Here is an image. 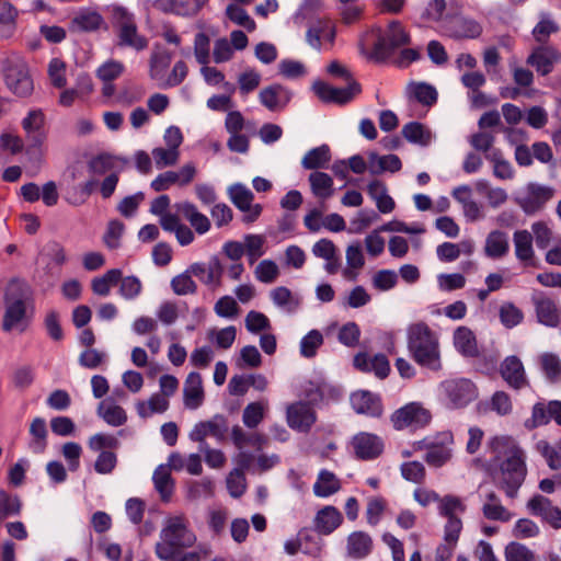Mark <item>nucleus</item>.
Instances as JSON below:
<instances>
[{"mask_svg":"<svg viewBox=\"0 0 561 561\" xmlns=\"http://www.w3.org/2000/svg\"><path fill=\"white\" fill-rule=\"evenodd\" d=\"M154 7L164 13L188 16L195 15L203 4L198 0H157Z\"/></svg>","mask_w":561,"mask_h":561,"instance_id":"f704fd0d","label":"nucleus"},{"mask_svg":"<svg viewBox=\"0 0 561 561\" xmlns=\"http://www.w3.org/2000/svg\"><path fill=\"white\" fill-rule=\"evenodd\" d=\"M226 14L231 22L244 27L248 32H253L256 27L254 20L240 4H229Z\"/></svg>","mask_w":561,"mask_h":561,"instance_id":"bf43d9fd","label":"nucleus"},{"mask_svg":"<svg viewBox=\"0 0 561 561\" xmlns=\"http://www.w3.org/2000/svg\"><path fill=\"white\" fill-rule=\"evenodd\" d=\"M403 137L412 144L426 147L432 140L431 130L419 122L405 124L401 130Z\"/></svg>","mask_w":561,"mask_h":561,"instance_id":"8fccbe9b","label":"nucleus"},{"mask_svg":"<svg viewBox=\"0 0 561 561\" xmlns=\"http://www.w3.org/2000/svg\"><path fill=\"white\" fill-rule=\"evenodd\" d=\"M453 443V434L450 432H444L442 433L440 442H427L426 439H423L415 444V449L425 448V462L430 467L440 468L446 465L453 457V449L450 447Z\"/></svg>","mask_w":561,"mask_h":561,"instance_id":"9b49d317","label":"nucleus"},{"mask_svg":"<svg viewBox=\"0 0 561 561\" xmlns=\"http://www.w3.org/2000/svg\"><path fill=\"white\" fill-rule=\"evenodd\" d=\"M527 507L533 515L540 516L553 528H561V510L553 506L548 497L535 495L528 501Z\"/></svg>","mask_w":561,"mask_h":561,"instance_id":"bb28decb","label":"nucleus"},{"mask_svg":"<svg viewBox=\"0 0 561 561\" xmlns=\"http://www.w3.org/2000/svg\"><path fill=\"white\" fill-rule=\"evenodd\" d=\"M312 90L324 103L346 104L360 93V85L355 80H350L345 88H335L323 81H316Z\"/></svg>","mask_w":561,"mask_h":561,"instance_id":"ddd939ff","label":"nucleus"},{"mask_svg":"<svg viewBox=\"0 0 561 561\" xmlns=\"http://www.w3.org/2000/svg\"><path fill=\"white\" fill-rule=\"evenodd\" d=\"M513 244L515 257L523 267H538L533 233L529 230H515L513 233Z\"/></svg>","mask_w":561,"mask_h":561,"instance_id":"6ab92c4d","label":"nucleus"},{"mask_svg":"<svg viewBox=\"0 0 561 561\" xmlns=\"http://www.w3.org/2000/svg\"><path fill=\"white\" fill-rule=\"evenodd\" d=\"M482 514L489 520L502 523L513 518V514L502 505L500 496L493 490H488L483 494Z\"/></svg>","mask_w":561,"mask_h":561,"instance_id":"c85d7f7f","label":"nucleus"},{"mask_svg":"<svg viewBox=\"0 0 561 561\" xmlns=\"http://www.w3.org/2000/svg\"><path fill=\"white\" fill-rule=\"evenodd\" d=\"M536 317L539 323L557 328L561 323V308L559 304L545 295L533 298Z\"/></svg>","mask_w":561,"mask_h":561,"instance_id":"5701e85b","label":"nucleus"},{"mask_svg":"<svg viewBox=\"0 0 561 561\" xmlns=\"http://www.w3.org/2000/svg\"><path fill=\"white\" fill-rule=\"evenodd\" d=\"M122 277V271L118 268H113L107 271L101 277H95L92 279L91 288L95 295L99 296H107L110 295L111 287L116 285Z\"/></svg>","mask_w":561,"mask_h":561,"instance_id":"864d4df0","label":"nucleus"},{"mask_svg":"<svg viewBox=\"0 0 561 561\" xmlns=\"http://www.w3.org/2000/svg\"><path fill=\"white\" fill-rule=\"evenodd\" d=\"M351 404L357 414H364L370 417H380L383 412L380 398L367 390L352 393Z\"/></svg>","mask_w":561,"mask_h":561,"instance_id":"393cba45","label":"nucleus"},{"mask_svg":"<svg viewBox=\"0 0 561 561\" xmlns=\"http://www.w3.org/2000/svg\"><path fill=\"white\" fill-rule=\"evenodd\" d=\"M409 94L423 105L431 106L437 101L435 88L427 83H414L409 87Z\"/></svg>","mask_w":561,"mask_h":561,"instance_id":"13d9d810","label":"nucleus"},{"mask_svg":"<svg viewBox=\"0 0 561 561\" xmlns=\"http://www.w3.org/2000/svg\"><path fill=\"white\" fill-rule=\"evenodd\" d=\"M445 394L456 408H461L477 398L474 383L467 378L445 380L442 383Z\"/></svg>","mask_w":561,"mask_h":561,"instance_id":"2eb2a0df","label":"nucleus"},{"mask_svg":"<svg viewBox=\"0 0 561 561\" xmlns=\"http://www.w3.org/2000/svg\"><path fill=\"white\" fill-rule=\"evenodd\" d=\"M24 138L30 149H39L47 139L46 116L39 108L31 110L21 122Z\"/></svg>","mask_w":561,"mask_h":561,"instance_id":"9d476101","label":"nucleus"},{"mask_svg":"<svg viewBox=\"0 0 561 561\" xmlns=\"http://www.w3.org/2000/svg\"><path fill=\"white\" fill-rule=\"evenodd\" d=\"M443 32L456 39L477 38L482 33V26L473 19L455 15L444 22Z\"/></svg>","mask_w":561,"mask_h":561,"instance_id":"a211bd4d","label":"nucleus"},{"mask_svg":"<svg viewBox=\"0 0 561 561\" xmlns=\"http://www.w3.org/2000/svg\"><path fill=\"white\" fill-rule=\"evenodd\" d=\"M485 158L493 163V174L497 179L510 180L514 176L512 164L503 158L501 150L494 149Z\"/></svg>","mask_w":561,"mask_h":561,"instance_id":"6e6d98bb","label":"nucleus"},{"mask_svg":"<svg viewBox=\"0 0 561 561\" xmlns=\"http://www.w3.org/2000/svg\"><path fill=\"white\" fill-rule=\"evenodd\" d=\"M197 173L194 163L184 164L179 171H165L152 180L150 186L154 192H163L172 185L186 186L193 182Z\"/></svg>","mask_w":561,"mask_h":561,"instance_id":"4468645a","label":"nucleus"},{"mask_svg":"<svg viewBox=\"0 0 561 561\" xmlns=\"http://www.w3.org/2000/svg\"><path fill=\"white\" fill-rule=\"evenodd\" d=\"M172 55L164 48L156 47L150 57V77L159 80L170 66Z\"/></svg>","mask_w":561,"mask_h":561,"instance_id":"3c124183","label":"nucleus"},{"mask_svg":"<svg viewBox=\"0 0 561 561\" xmlns=\"http://www.w3.org/2000/svg\"><path fill=\"white\" fill-rule=\"evenodd\" d=\"M4 81L10 91L18 96H27L34 90L33 79L30 75L26 61L19 57H10L5 60Z\"/></svg>","mask_w":561,"mask_h":561,"instance_id":"6e6552de","label":"nucleus"},{"mask_svg":"<svg viewBox=\"0 0 561 561\" xmlns=\"http://www.w3.org/2000/svg\"><path fill=\"white\" fill-rule=\"evenodd\" d=\"M314 529L323 536L332 534L343 523L342 513L332 505H327L314 517Z\"/></svg>","mask_w":561,"mask_h":561,"instance_id":"c756f323","label":"nucleus"},{"mask_svg":"<svg viewBox=\"0 0 561 561\" xmlns=\"http://www.w3.org/2000/svg\"><path fill=\"white\" fill-rule=\"evenodd\" d=\"M157 169L175 165L180 158V151L172 148L158 147L151 152Z\"/></svg>","mask_w":561,"mask_h":561,"instance_id":"338daca9","label":"nucleus"},{"mask_svg":"<svg viewBox=\"0 0 561 561\" xmlns=\"http://www.w3.org/2000/svg\"><path fill=\"white\" fill-rule=\"evenodd\" d=\"M539 363L549 382L557 383L561 381V360L558 355L543 353L539 357Z\"/></svg>","mask_w":561,"mask_h":561,"instance_id":"603ef678","label":"nucleus"},{"mask_svg":"<svg viewBox=\"0 0 561 561\" xmlns=\"http://www.w3.org/2000/svg\"><path fill=\"white\" fill-rule=\"evenodd\" d=\"M559 31V26L552 21L547 14L541 15V20L533 30L534 38L540 43V45H547L549 36Z\"/></svg>","mask_w":561,"mask_h":561,"instance_id":"774afa93","label":"nucleus"},{"mask_svg":"<svg viewBox=\"0 0 561 561\" xmlns=\"http://www.w3.org/2000/svg\"><path fill=\"white\" fill-rule=\"evenodd\" d=\"M530 232L533 233V241L539 250H546L553 238L552 229L546 221H535L530 226Z\"/></svg>","mask_w":561,"mask_h":561,"instance_id":"4d7b16f0","label":"nucleus"},{"mask_svg":"<svg viewBox=\"0 0 561 561\" xmlns=\"http://www.w3.org/2000/svg\"><path fill=\"white\" fill-rule=\"evenodd\" d=\"M152 481L161 501L169 502L174 491V480L167 466L160 465L153 472Z\"/></svg>","mask_w":561,"mask_h":561,"instance_id":"37998d69","label":"nucleus"},{"mask_svg":"<svg viewBox=\"0 0 561 561\" xmlns=\"http://www.w3.org/2000/svg\"><path fill=\"white\" fill-rule=\"evenodd\" d=\"M32 301V290L26 282L12 278L8 283L3 296L2 330L4 332H11L12 330L25 331L30 322L27 311Z\"/></svg>","mask_w":561,"mask_h":561,"instance_id":"f03ea898","label":"nucleus"},{"mask_svg":"<svg viewBox=\"0 0 561 561\" xmlns=\"http://www.w3.org/2000/svg\"><path fill=\"white\" fill-rule=\"evenodd\" d=\"M170 402L165 396L159 392L150 396L148 400H138L135 404L136 412L141 419H148L153 414L164 413L169 409Z\"/></svg>","mask_w":561,"mask_h":561,"instance_id":"4c0bfd02","label":"nucleus"},{"mask_svg":"<svg viewBox=\"0 0 561 561\" xmlns=\"http://www.w3.org/2000/svg\"><path fill=\"white\" fill-rule=\"evenodd\" d=\"M103 18L94 11H80L71 20V28L80 32H93L101 27Z\"/></svg>","mask_w":561,"mask_h":561,"instance_id":"09e8293b","label":"nucleus"},{"mask_svg":"<svg viewBox=\"0 0 561 561\" xmlns=\"http://www.w3.org/2000/svg\"><path fill=\"white\" fill-rule=\"evenodd\" d=\"M407 345L412 358L420 366L432 370L440 369L438 335L426 322L417 321L408 327Z\"/></svg>","mask_w":561,"mask_h":561,"instance_id":"7ed1b4c3","label":"nucleus"},{"mask_svg":"<svg viewBox=\"0 0 561 561\" xmlns=\"http://www.w3.org/2000/svg\"><path fill=\"white\" fill-rule=\"evenodd\" d=\"M116 165V158L108 153H101L93 157L89 163L88 169L92 174L103 175L113 171Z\"/></svg>","mask_w":561,"mask_h":561,"instance_id":"0e129e2a","label":"nucleus"},{"mask_svg":"<svg viewBox=\"0 0 561 561\" xmlns=\"http://www.w3.org/2000/svg\"><path fill=\"white\" fill-rule=\"evenodd\" d=\"M553 197V190L536 183H529L526 188L515 197V203L526 215H534L541 210L546 203Z\"/></svg>","mask_w":561,"mask_h":561,"instance_id":"f8f14e48","label":"nucleus"},{"mask_svg":"<svg viewBox=\"0 0 561 561\" xmlns=\"http://www.w3.org/2000/svg\"><path fill=\"white\" fill-rule=\"evenodd\" d=\"M368 168L371 174H379L385 171L398 172L402 168L401 160L396 154L378 156L369 153Z\"/></svg>","mask_w":561,"mask_h":561,"instance_id":"de8ad7c7","label":"nucleus"},{"mask_svg":"<svg viewBox=\"0 0 561 561\" xmlns=\"http://www.w3.org/2000/svg\"><path fill=\"white\" fill-rule=\"evenodd\" d=\"M488 446L493 455L492 481L508 499H515L527 476L525 450L507 435L490 438Z\"/></svg>","mask_w":561,"mask_h":561,"instance_id":"f257e3e1","label":"nucleus"},{"mask_svg":"<svg viewBox=\"0 0 561 561\" xmlns=\"http://www.w3.org/2000/svg\"><path fill=\"white\" fill-rule=\"evenodd\" d=\"M28 448L34 454H42L47 446V427L42 417H35L30 425Z\"/></svg>","mask_w":561,"mask_h":561,"instance_id":"c03bdc74","label":"nucleus"},{"mask_svg":"<svg viewBox=\"0 0 561 561\" xmlns=\"http://www.w3.org/2000/svg\"><path fill=\"white\" fill-rule=\"evenodd\" d=\"M354 455L359 460H374L383 451L382 439L373 433L359 432L351 440Z\"/></svg>","mask_w":561,"mask_h":561,"instance_id":"dca6fc26","label":"nucleus"},{"mask_svg":"<svg viewBox=\"0 0 561 561\" xmlns=\"http://www.w3.org/2000/svg\"><path fill=\"white\" fill-rule=\"evenodd\" d=\"M270 297L273 304L279 309L294 313L301 305V299L298 295L285 286H278L271 290Z\"/></svg>","mask_w":561,"mask_h":561,"instance_id":"58836bf2","label":"nucleus"},{"mask_svg":"<svg viewBox=\"0 0 561 561\" xmlns=\"http://www.w3.org/2000/svg\"><path fill=\"white\" fill-rule=\"evenodd\" d=\"M354 366L364 373H374L378 378L383 379L390 373V364L383 354L369 356L359 353L354 357Z\"/></svg>","mask_w":561,"mask_h":561,"instance_id":"cd10ccee","label":"nucleus"},{"mask_svg":"<svg viewBox=\"0 0 561 561\" xmlns=\"http://www.w3.org/2000/svg\"><path fill=\"white\" fill-rule=\"evenodd\" d=\"M560 59V53L551 45H539L527 57V65L534 67L541 76L552 72L554 64Z\"/></svg>","mask_w":561,"mask_h":561,"instance_id":"412c9836","label":"nucleus"},{"mask_svg":"<svg viewBox=\"0 0 561 561\" xmlns=\"http://www.w3.org/2000/svg\"><path fill=\"white\" fill-rule=\"evenodd\" d=\"M453 342L456 351L462 356L477 357L479 355L477 337L470 328L458 327L454 331Z\"/></svg>","mask_w":561,"mask_h":561,"instance_id":"473e14b6","label":"nucleus"},{"mask_svg":"<svg viewBox=\"0 0 561 561\" xmlns=\"http://www.w3.org/2000/svg\"><path fill=\"white\" fill-rule=\"evenodd\" d=\"M255 278L264 284L274 283L279 276V268L272 260L261 261L254 270Z\"/></svg>","mask_w":561,"mask_h":561,"instance_id":"e2e57ef3","label":"nucleus"},{"mask_svg":"<svg viewBox=\"0 0 561 561\" xmlns=\"http://www.w3.org/2000/svg\"><path fill=\"white\" fill-rule=\"evenodd\" d=\"M483 251L490 259L504 257L510 251L508 234L499 229L490 231L485 238Z\"/></svg>","mask_w":561,"mask_h":561,"instance_id":"72a5a7b5","label":"nucleus"},{"mask_svg":"<svg viewBox=\"0 0 561 561\" xmlns=\"http://www.w3.org/2000/svg\"><path fill=\"white\" fill-rule=\"evenodd\" d=\"M373 549L374 540L368 533L355 530L346 537L345 556L351 560L366 559Z\"/></svg>","mask_w":561,"mask_h":561,"instance_id":"b1692460","label":"nucleus"},{"mask_svg":"<svg viewBox=\"0 0 561 561\" xmlns=\"http://www.w3.org/2000/svg\"><path fill=\"white\" fill-rule=\"evenodd\" d=\"M499 317L506 329H513L523 322L524 312L515 304L506 301L500 306Z\"/></svg>","mask_w":561,"mask_h":561,"instance_id":"5fc2aeb1","label":"nucleus"},{"mask_svg":"<svg viewBox=\"0 0 561 561\" xmlns=\"http://www.w3.org/2000/svg\"><path fill=\"white\" fill-rule=\"evenodd\" d=\"M331 161V151L328 145H321L319 147L309 150L301 160V165L306 170H317L327 168Z\"/></svg>","mask_w":561,"mask_h":561,"instance_id":"a18cd8bd","label":"nucleus"},{"mask_svg":"<svg viewBox=\"0 0 561 561\" xmlns=\"http://www.w3.org/2000/svg\"><path fill=\"white\" fill-rule=\"evenodd\" d=\"M410 36L399 21H391L387 28H379L373 45L370 58L376 61H385L400 47L409 44Z\"/></svg>","mask_w":561,"mask_h":561,"instance_id":"423d86ee","label":"nucleus"},{"mask_svg":"<svg viewBox=\"0 0 561 561\" xmlns=\"http://www.w3.org/2000/svg\"><path fill=\"white\" fill-rule=\"evenodd\" d=\"M160 539L154 548L157 557L163 561H173L182 549L190 548L195 543L196 536L188 528L186 517L176 515L165 519Z\"/></svg>","mask_w":561,"mask_h":561,"instance_id":"20e7f679","label":"nucleus"},{"mask_svg":"<svg viewBox=\"0 0 561 561\" xmlns=\"http://www.w3.org/2000/svg\"><path fill=\"white\" fill-rule=\"evenodd\" d=\"M227 432V419L221 414H216L208 421L197 423L190 433V438L199 444H205L206 437L208 436L216 438L218 442H222L226 438Z\"/></svg>","mask_w":561,"mask_h":561,"instance_id":"f3484780","label":"nucleus"},{"mask_svg":"<svg viewBox=\"0 0 561 561\" xmlns=\"http://www.w3.org/2000/svg\"><path fill=\"white\" fill-rule=\"evenodd\" d=\"M188 272L213 289L221 286L224 267L216 255L211 256L207 263L192 264Z\"/></svg>","mask_w":561,"mask_h":561,"instance_id":"aec40b11","label":"nucleus"},{"mask_svg":"<svg viewBox=\"0 0 561 561\" xmlns=\"http://www.w3.org/2000/svg\"><path fill=\"white\" fill-rule=\"evenodd\" d=\"M287 424L299 432H308L317 416L313 408L307 402H295L287 408Z\"/></svg>","mask_w":561,"mask_h":561,"instance_id":"4be33fe9","label":"nucleus"},{"mask_svg":"<svg viewBox=\"0 0 561 561\" xmlns=\"http://www.w3.org/2000/svg\"><path fill=\"white\" fill-rule=\"evenodd\" d=\"M88 446L92 451H114L121 446L116 436L107 433H98L89 438Z\"/></svg>","mask_w":561,"mask_h":561,"instance_id":"052dcab7","label":"nucleus"},{"mask_svg":"<svg viewBox=\"0 0 561 561\" xmlns=\"http://www.w3.org/2000/svg\"><path fill=\"white\" fill-rule=\"evenodd\" d=\"M308 181L312 194L322 202L329 199L334 194L333 179L324 172L316 171L310 173Z\"/></svg>","mask_w":561,"mask_h":561,"instance_id":"79ce46f5","label":"nucleus"},{"mask_svg":"<svg viewBox=\"0 0 561 561\" xmlns=\"http://www.w3.org/2000/svg\"><path fill=\"white\" fill-rule=\"evenodd\" d=\"M96 413L106 424L114 427L122 426L127 422L126 411L112 399L101 401Z\"/></svg>","mask_w":561,"mask_h":561,"instance_id":"e433bc0d","label":"nucleus"},{"mask_svg":"<svg viewBox=\"0 0 561 561\" xmlns=\"http://www.w3.org/2000/svg\"><path fill=\"white\" fill-rule=\"evenodd\" d=\"M67 66L60 58H53L47 67L50 83L58 89H62L67 84L66 78Z\"/></svg>","mask_w":561,"mask_h":561,"instance_id":"69168bd1","label":"nucleus"},{"mask_svg":"<svg viewBox=\"0 0 561 561\" xmlns=\"http://www.w3.org/2000/svg\"><path fill=\"white\" fill-rule=\"evenodd\" d=\"M183 396L184 404L187 409L195 410L202 405L204 401V389L199 373L192 371L187 375L184 383Z\"/></svg>","mask_w":561,"mask_h":561,"instance_id":"2f4dec72","label":"nucleus"},{"mask_svg":"<svg viewBox=\"0 0 561 561\" xmlns=\"http://www.w3.org/2000/svg\"><path fill=\"white\" fill-rule=\"evenodd\" d=\"M322 344V333L318 330H311L300 341V354L306 358H312Z\"/></svg>","mask_w":561,"mask_h":561,"instance_id":"680f3d73","label":"nucleus"},{"mask_svg":"<svg viewBox=\"0 0 561 561\" xmlns=\"http://www.w3.org/2000/svg\"><path fill=\"white\" fill-rule=\"evenodd\" d=\"M346 267L343 271V276L351 282H355L358 277L359 271L365 265V257L360 244L357 242L351 244L346 249Z\"/></svg>","mask_w":561,"mask_h":561,"instance_id":"ea45409f","label":"nucleus"},{"mask_svg":"<svg viewBox=\"0 0 561 561\" xmlns=\"http://www.w3.org/2000/svg\"><path fill=\"white\" fill-rule=\"evenodd\" d=\"M112 24L117 34L118 46L130 47L137 51L148 47L147 37L138 32L135 15L126 8H113Z\"/></svg>","mask_w":561,"mask_h":561,"instance_id":"39448f33","label":"nucleus"},{"mask_svg":"<svg viewBox=\"0 0 561 561\" xmlns=\"http://www.w3.org/2000/svg\"><path fill=\"white\" fill-rule=\"evenodd\" d=\"M367 193L375 201L380 213L389 214L394 209L396 203L388 194L387 187L381 181H371L367 186Z\"/></svg>","mask_w":561,"mask_h":561,"instance_id":"a19ab883","label":"nucleus"},{"mask_svg":"<svg viewBox=\"0 0 561 561\" xmlns=\"http://www.w3.org/2000/svg\"><path fill=\"white\" fill-rule=\"evenodd\" d=\"M500 374L505 382L513 389L519 390L528 385L522 360L515 356H507L501 364Z\"/></svg>","mask_w":561,"mask_h":561,"instance_id":"a878e982","label":"nucleus"},{"mask_svg":"<svg viewBox=\"0 0 561 561\" xmlns=\"http://www.w3.org/2000/svg\"><path fill=\"white\" fill-rule=\"evenodd\" d=\"M289 91L280 84H272L261 90L260 102L270 111L284 108L290 101Z\"/></svg>","mask_w":561,"mask_h":561,"instance_id":"7c9ffc66","label":"nucleus"},{"mask_svg":"<svg viewBox=\"0 0 561 561\" xmlns=\"http://www.w3.org/2000/svg\"><path fill=\"white\" fill-rule=\"evenodd\" d=\"M176 210L191 224L198 234H204L210 229V221L197 207L190 202L175 205Z\"/></svg>","mask_w":561,"mask_h":561,"instance_id":"c9c22d12","label":"nucleus"},{"mask_svg":"<svg viewBox=\"0 0 561 561\" xmlns=\"http://www.w3.org/2000/svg\"><path fill=\"white\" fill-rule=\"evenodd\" d=\"M432 417V412L421 402H409L391 414L390 422L397 431L415 432L428 426Z\"/></svg>","mask_w":561,"mask_h":561,"instance_id":"0eeeda50","label":"nucleus"},{"mask_svg":"<svg viewBox=\"0 0 561 561\" xmlns=\"http://www.w3.org/2000/svg\"><path fill=\"white\" fill-rule=\"evenodd\" d=\"M467 510L463 501L456 495H445L439 500L438 513L447 519L445 524V540L456 543L462 529L460 516Z\"/></svg>","mask_w":561,"mask_h":561,"instance_id":"1a4fd4ad","label":"nucleus"},{"mask_svg":"<svg viewBox=\"0 0 561 561\" xmlns=\"http://www.w3.org/2000/svg\"><path fill=\"white\" fill-rule=\"evenodd\" d=\"M340 489L341 482L337 477L325 469L319 472L317 481L313 484V493L319 497H328L336 493Z\"/></svg>","mask_w":561,"mask_h":561,"instance_id":"49530a36","label":"nucleus"}]
</instances>
